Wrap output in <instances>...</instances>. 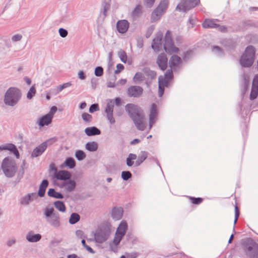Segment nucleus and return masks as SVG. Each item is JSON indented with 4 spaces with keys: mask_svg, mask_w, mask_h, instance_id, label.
Listing matches in <instances>:
<instances>
[{
    "mask_svg": "<svg viewBox=\"0 0 258 258\" xmlns=\"http://www.w3.org/2000/svg\"><path fill=\"white\" fill-rule=\"evenodd\" d=\"M86 148L90 151H95L97 150L98 144L95 142L88 143L86 145Z\"/></svg>",
    "mask_w": 258,
    "mask_h": 258,
    "instance_id": "473e14b6",
    "label": "nucleus"
},
{
    "mask_svg": "<svg viewBox=\"0 0 258 258\" xmlns=\"http://www.w3.org/2000/svg\"><path fill=\"white\" fill-rule=\"evenodd\" d=\"M110 231L107 227L99 228L94 233L95 241L99 243H102L108 238Z\"/></svg>",
    "mask_w": 258,
    "mask_h": 258,
    "instance_id": "0eeeda50",
    "label": "nucleus"
},
{
    "mask_svg": "<svg viewBox=\"0 0 258 258\" xmlns=\"http://www.w3.org/2000/svg\"><path fill=\"white\" fill-rule=\"evenodd\" d=\"M78 75L80 79L81 80L85 79V75L83 71H80Z\"/></svg>",
    "mask_w": 258,
    "mask_h": 258,
    "instance_id": "774afa93",
    "label": "nucleus"
},
{
    "mask_svg": "<svg viewBox=\"0 0 258 258\" xmlns=\"http://www.w3.org/2000/svg\"><path fill=\"white\" fill-rule=\"evenodd\" d=\"M71 86H72V84L70 82H68V83H66L61 85V87L62 90H63V89L68 88Z\"/></svg>",
    "mask_w": 258,
    "mask_h": 258,
    "instance_id": "0e129e2a",
    "label": "nucleus"
},
{
    "mask_svg": "<svg viewBox=\"0 0 258 258\" xmlns=\"http://www.w3.org/2000/svg\"><path fill=\"white\" fill-rule=\"evenodd\" d=\"M200 3V0H182L176 7V10L186 12L194 8Z\"/></svg>",
    "mask_w": 258,
    "mask_h": 258,
    "instance_id": "9b49d317",
    "label": "nucleus"
},
{
    "mask_svg": "<svg viewBox=\"0 0 258 258\" xmlns=\"http://www.w3.org/2000/svg\"><path fill=\"white\" fill-rule=\"evenodd\" d=\"M57 110V107L56 106H52L51 109H50V110L49 111V112L47 114V115H48L49 116H51L52 118H53V115L55 114V113L56 112Z\"/></svg>",
    "mask_w": 258,
    "mask_h": 258,
    "instance_id": "6e6d98bb",
    "label": "nucleus"
},
{
    "mask_svg": "<svg viewBox=\"0 0 258 258\" xmlns=\"http://www.w3.org/2000/svg\"><path fill=\"white\" fill-rule=\"evenodd\" d=\"M37 196L35 193H32L24 197L21 200V203L22 205H27L30 202L36 199Z\"/></svg>",
    "mask_w": 258,
    "mask_h": 258,
    "instance_id": "5701e85b",
    "label": "nucleus"
},
{
    "mask_svg": "<svg viewBox=\"0 0 258 258\" xmlns=\"http://www.w3.org/2000/svg\"><path fill=\"white\" fill-rule=\"evenodd\" d=\"M3 170L7 177L13 176L17 170L15 161L10 158H5L2 164Z\"/></svg>",
    "mask_w": 258,
    "mask_h": 258,
    "instance_id": "39448f33",
    "label": "nucleus"
},
{
    "mask_svg": "<svg viewBox=\"0 0 258 258\" xmlns=\"http://www.w3.org/2000/svg\"><path fill=\"white\" fill-rule=\"evenodd\" d=\"M168 3V0H161L158 7L152 14L151 19L152 21H156L160 19L161 17L166 12Z\"/></svg>",
    "mask_w": 258,
    "mask_h": 258,
    "instance_id": "6e6552de",
    "label": "nucleus"
},
{
    "mask_svg": "<svg viewBox=\"0 0 258 258\" xmlns=\"http://www.w3.org/2000/svg\"><path fill=\"white\" fill-rule=\"evenodd\" d=\"M137 159V155L134 154H130L126 159V164L128 166L133 165L134 162L133 160Z\"/></svg>",
    "mask_w": 258,
    "mask_h": 258,
    "instance_id": "f704fd0d",
    "label": "nucleus"
},
{
    "mask_svg": "<svg viewBox=\"0 0 258 258\" xmlns=\"http://www.w3.org/2000/svg\"><path fill=\"white\" fill-rule=\"evenodd\" d=\"M144 80V76L141 73H137L134 77V81L136 83L140 82Z\"/></svg>",
    "mask_w": 258,
    "mask_h": 258,
    "instance_id": "ea45409f",
    "label": "nucleus"
},
{
    "mask_svg": "<svg viewBox=\"0 0 258 258\" xmlns=\"http://www.w3.org/2000/svg\"><path fill=\"white\" fill-rule=\"evenodd\" d=\"M142 14V6L137 5L131 13V17L133 20H136L141 16Z\"/></svg>",
    "mask_w": 258,
    "mask_h": 258,
    "instance_id": "b1692460",
    "label": "nucleus"
},
{
    "mask_svg": "<svg viewBox=\"0 0 258 258\" xmlns=\"http://www.w3.org/2000/svg\"><path fill=\"white\" fill-rule=\"evenodd\" d=\"M132 176V174L130 171H123L121 173L122 178L125 180H127Z\"/></svg>",
    "mask_w": 258,
    "mask_h": 258,
    "instance_id": "8fccbe9b",
    "label": "nucleus"
},
{
    "mask_svg": "<svg viewBox=\"0 0 258 258\" xmlns=\"http://www.w3.org/2000/svg\"><path fill=\"white\" fill-rule=\"evenodd\" d=\"M127 229V223L124 221H121L117 228L114 239L110 244V247L112 251L114 252L117 251V246L119 244L122 237L125 235Z\"/></svg>",
    "mask_w": 258,
    "mask_h": 258,
    "instance_id": "20e7f679",
    "label": "nucleus"
},
{
    "mask_svg": "<svg viewBox=\"0 0 258 258\" xmlns=\"http://www.w3.org/2000/svg\"><path fill=\"white\" fill-rule=\"evenodd\" d=\"M167 58L164 53H161L158 55L157 59V63L162 71L166 70L167 67Z\"/></svg>",
    "mask_w": 258,
    "mask_h": 258,
    "instance_id": "f3484780",
    "label": "nucleus"
},
{
    "mask_svg": "<svg viewBox=\"0 0 258 258\" xmlns=\"http://www.w3.org/2000/svg\"><path fill=\"white\" fill-rule=\"evenodd\" d=\"M82 117L84 121L87 122H90L92 120V115L87 113H83Z\"/></svg>",
    "mask_w": 258,
    "mask_h": 258,
    "instance_id": "a18cd8bd",
    "label": "nucleus"
},
{
    "mask_svg": "<svg viewBox=\"0 0 258 258\" xmlns=\"http://www.w3.org/2000/svg\"><path fill=\"white\" fill-rule=\"evenodd\" d=\"M22 36L20 34H16L12 37V40L13 41H18L21 40Z\"/></svg>",
    "mask_w": 258,
    "mask_h": 258,
    "instance_id": "13d9d810",
    "label": "nucleus"
},
{
    "mask_svg": "<svg viewBox=\"0 0 258 258\" xmlns=\"http://www.w3.org/2000/svg\"><path fill=\"white\" fill-rule=\"evenodd\" d=\"M258 95V87H252L251 89V91L250 95V98L251 100H253L255 99Z\"/></svg>",
    "mask_w": 258,
    "mask_h": 258,
    "instance_id": "58836bf2",
    "label": "nucleus"
},
{
    "mask_svg": "<svg viewBox=\"0 0 258 258\" xmlns=\"http://www.w3.org/2000/svg\"><path fill=\"white\" fill-rule=\"evenodd\" d=\"M99 110V106L97 104H92L90 108H89V112L90 113H93L95 111H96Z\"/></svg>",
    "mask_w": 258,
    "mask_h": 258,
    "instance_id": "3c124183",
    "label": "nucleus"
},
{
    "mask_svg": "<svg viewBox=\"0 0 258 258\" xmlns=\"http://www.w3.org/2000/svg\"><path fill=\"white\" fill-rule=\"evenodd\" d=\"M125 110L132 118L137 128L144 131L146 126L144 116L140 113V108L136 105L128 104L125 106Z\"/></svg>",
    "mask_w": 258,
    "mask_h": 258,
    "instance_id": "f03ea898",
    "label": "nucleus"
},
{
    "mask_svg": "<svg viewBox=\"0 0 258 258\" xmlns=\"http://www.w3.org/2000/svg\"><path fill=\"white\" fill-rule=\"evenodd\" d=\"M36 92L34 86H32L27 94V97L29 99H32V98L35 95Z\"/></svg>",
    "mask_w": 258,
    "mask_h": 258,
    "instance_id": "79ce46f5",
    "label": "nucleus"
},
{
    "mask_svg": "<svg viewBox=\"0 0 258 258\" xmlns=\"http://www.w3.org/2000/svg\"><path fill=\"white\" fill-rule=\"evenodd\" d=\"M76 186V183L75 181L69 179L67 181H63L60 187L64 188L65 190L68 192H71L75 189Z\"/></svg>",
    "mask_w": 258,
    "mask_h": 258,
    "instance_id": "aec40b11",
    "label": "nucleus"
},
{
    "mask_svg": "<svg viewBox=\"0 0 258 258\" xmlns=\"http://www.w3.org/2000/svg\"><path fill=\"white\" fill-rule=\"evenodd\" d=\"M219 21L217 19H206L203 23V27L205 28H218V30L224 32L226 31V28L224 26H220L217 23Z\"/></svg>",
    "mask_w": 258,
    "mask_h": 258,
    "instance_id": "f8f14e48",
    "label": "nucleus"
},
{
    "mask_svg": "<svg viewBox=\"0 0 258 258\" xmlns=\"http://www.w3.org/2000/svg\"><path fill=\"white\" fill-rule=\"evenodd\" d=\"M126 83V79H120L119 81H118L116 83V86L118 85H124Z\"/></svg>",
    "mask_w": 258,
    "mask_h": 258,
    "instance_id": "e2e57ef3",
    "label": "nucleus"
},
{
    "mask_svg": "<svg viewBox=\"0 0 258 258\" xmlns=\"http://www.w3.org/2000/svg\"><path fill=\"white\" fill-rule=\"evenodd\" d=\"M9 150L13 153L17 158H19V153L16 147L13 144H8L0 146V151Z\"/></svg>",
    "mask_w": 258,
    "mask_h": 258,
    "instance_id": "4be33fe9",
    "label": "nucleus"
},
{
    "mask_svg": "<svg viewBox=\"0 0 258 258\" xmlns=\"http://www.w3.org/2000/svg\"><path fill=\"white\" fill-rule=\"evenodd\" d=\"M124 66L123 64L119 63L117 64L116 66V70L115 71V74H117L119 73L120 72H121L124 69Z\"/></svg>",
    "mask_w": 258,
    "mask_h": 258,
    "instance_id": "864d4df0",
    "label": "nucleus"
},
{
    "mask_svg": "<svg viewBox=\"0 0 258 258\" xmlns=\"http://www.w3.org/2000/svg\"><path fill=\"white\" fill-rule=\"evenodd\" d=\"M155 0H145L147 7L151 8L153 6Z\"/></svg>",
    "mask_w": 258,
    "mask_h": 258,
    "instance_id": "052dcab7",
    "label": "nucleus"
},
{
    "mask_svg": "<svg viewBox=\"0 0 258 258\" xmlns=\"http://www.w3.org/2000/svg\"><path fill=\"white\" fill-rule=\"evenodd\" d=\"M123 210L121 208H115L112 210V216L115 220L120 219L122 216Z\"/></svg>",
    "mask_w": 258,
    "mask_h": 258,
    "instance_id": "cd10ccee",
    "label": "nucleus"
},
{
    "mask_svg": "<svg viewBox=\"0 0 258 258\" xmlns=\"http://www.w3.org/2000/svg\"><path fill=\"white\" fill-rule=\"evenodd\" d=\"M41 236L39 234H34L29 232L26 236L27 239L32 242H37L41 239Z\"/></svg>",
    "mask_w": 258,
    "mask_h": 258,
    "instance_id": "c85d7f7f",
    "label": "nucleus"
},
{
    "mask_svg": "<svg viewBox=\"0 0 258 258\" xmlns=\"http://www.w3.org/2000/svg\"><path fill=\"white\" fill-rule=\"evenodd\" d=\"M85 133L88 136L100 135V131L96 127H87L85 130Z\"/></svg>",
    "mask_w": 258,
    "mask_h": 258,
    "instance_id": "bb28decb",
    "label": "nucleus"
},
{
    "mask_svg": "<svg viewBox=\"0 0 258 258\" xmlns=\"http://www.w3.org/2000/svg\"><path fill=\"white\" fill-rule=\"evenodd\" d=\"M116 27L119 33H124L128 29L129 23L125 20H120L117 23Z\"/></svg>",
    "mask_w": 258,
    "mask_h": 258,
    "instance_id": "6ab92c4d",
    "label": "nucleus"
},
{
    "mask_svg": "<svg viewBox=\"0 0 258 258\" xmlns=\"http://www.w3.org/2000/svg\"><path fill=\"white\" fill-rule=\"evenodd\" d=\"M118 55L119 57L121 60L123 62L125 63L127 61V55L126 54V52L123 50H120L118 52Z\"/></svg>",
    "mask_w": 258,
    "mask_h": 258,
    "instance_id": "a19ab883",
    "label": "nucleus"
},
{
    "mask_svg": "<svg viewBox=\"0 0 258 258\" xmlns=\"http://www.w3.org/2000/svg\"><path fill=\"white\" fill-rule=\"evenodd\" d=\"M143 93V89L139 86H131L128 89V95L130 97H139Z\"/></svg>",
    "mask_w": 258,
    "mask_h": 258,
    "instance_id": "a211bd4d",
    "label": "nucleus"
},
{
    "mask_svg": "<svg viewBox=\"0 0 258 258\" xmlns=\"http://www.w3.org/2000/svg\"><path fill=\"white\" fill-rule=\"evenodd\" d=\"M15 243V240L14 239H11L8 241L7 245L9 246H11Z\"/></svg>",
    "mask_w": 258,
    "mask_h": 258,
    "instance_id": "338daca9",
    "label": "nucleus"
},
{
    "mask_svg": "<svg viewBox=\"0 0 258 258\" xmlns=\"http://www.w3.org/2000/svg\"><path fill=\"white\" fill-rule=\"evenodd\" d=\"M162 34L161 32H159L157 34L156 37L154 39L152 47L155 51H159L162 49Z\"/></svg>",
    "mask_w": 258,
    "mask_h": 258,
    "instance_id": "2eb2a0df",
    "label": "nucleus"
},
{
    "mask_svg": "<svg viewBox=\"0 0 258 258\" xmlns=\"http://www.w3.org/2000/svg\"><path fill=\"white\" fill-rule=\"evenodd\" d=\"M114 108V102L112 100L107 103V106L105 109V113L106 117L110 124H114L115 122V119L113 116Z\"/></svg>",
    "mask_w": 258,
    "mask_h": 258,
    "instance_id": "ddd939ff",
    "label": "nucleus"
},
{
    "mask_svg": "<svg viewBox=\"0 0 258 258\" xmlns=\"http://www.w3.org/2000/svg\"><path fill=\"white\" fill-rule=\"evenodd\" d=\"M154 30V27L152 26L151 27H150L148 30H147V33H146V37L147 38H148L150 36V35H151V34L153 33V31Z\"/></svg>",
    "mask_w": 258,
    "mask_h": 258,
    "instance_id": "bf43d9fd",
    "label": "nucleus"
},
{
    "mask_svg": "<svg viewBox=\"0 0 258 258\" xmlns=\"http://www.w3.org/2000/svg\"><path fill=\"white\" fill-rule=\"evenodd\" d=\"M158 117V111L157 105L153 103L152 104L149 114V126L151 128L156 122Z\"/></svg>",
    "mask_w": 258,
    "mask_h": 258,
    "instance_id": "4468645a",
    "label": "nucleus"
},
{
    "mask_svg": "<svg viewBox=\"0 0 258 258\" xmlns=\"http://www.w3.org/2000/svg\"><path fill=\"white\" fill-rule=\"evenodd\" d=\"M53 139L48 140L47 142L42 143L38 147H36L32 152V156L36 157L41 155L46 150L47 147V143L50 142Z\"/></svg>",
    "mask_w": 258,
    "mask_h": 258,
    "instance_id": "dca6fc26",
    "label": "nucleus"
},
{
    "mask_svg": "<svg viewBox=\"0 0 258 258\" xmlns=\"http://www.w3.org/2000/svg\"><path fill=\"white\" fill-rule=\"evenodd\" d=\"M148 153L146 151H142L138 156V159L136 162L137 166L140 165L148 157Z\"/></svg>",
    "mask_w": 258,
    "mask_h": 258,
    "instance_id": "7c9ffc66",
    "label": "nucleus"
},
{
    "mask_svg": "<svg viewBox=\"0 0 258 258\" xmlns=\"http://www.w3.org/2000/svg\"><path fill=\"white\" fill-rule=\"evenodd\" d=\"M103 74V69L101 67H97L95 70V75L97 77L102 76Z\"/></svg>",
    "mask_w": 258,
    "mask_h": 258,
    "instance_id": "de8ad7c7",
    "label": "nucleus"
},
{
    "mask_svg": "<svg viewBox=\"0 0 258 258\" xmlns=\"http://www.w3.org/2000/svg\"><path fill=\"white\" fill-rule=\"evenodd\" d=\"M71 86H72V84L70 82H68V83H66L61 85V87L62 90H63V89L68 88Z\"/></svg>",
    "mask_w": 258,
    "mask_h": 258,
    "instance_id": "69168bd1",
    "label": "nucleus"
},
{
    "mask_svg": "<svg viewBox=\"0 0 258 258\" xmlns=\"http://www.w3.org/2000/svg\"><path fill=\"white\" fill-rule=\"evenodd\" d=\"M255 55L254 48L252 46H248L240 59L241 64L245 67L251 66L254 61Z\"/></svg>",
    "mask_w": 258,
    "mask_h": 258,
    "instance_id": "423d86ee",
    "label": "nucleus"
},
{
    "mask_svg": "<svg viewBox=\"0 0 258 258\" xmlns=\"http://www.w3.org/2000/svg\"><path fill=\"white\" fill-rule=\"evenodd\" d=\"M71 176V173L69 171L65 170H60L58 172H56L54 174L55 178L58 180H63V181L69 179Z\"/></svg>",
    "mask_w": 258,
    "mask_h": 258,
    "instance_id": "412c9836",
    "label": "nucleus"
},
{
    "mask_svg": "<svg viewBox=\"0 0 258 258\" xmlns=\"http://www.w3.org/2000/svg\"><path fill=\"white\" fill-rule=\"evenodd\" d=\"M47 221L54 227H56L59 226V218L58 214L56 213L53 215L52 216L48 219Z\"/></svg>",
    "mask_w": 258,
    "mask_h": 258,
    "instance_id": "a878e982",
    "label": "nucleus"
},
{
    "mask_svg": "<svg viewBox=\"0 0 258 258\" xmlns=\"http://www.w3.org/2000/svg\"><path fill=\"white\" fill-rule=\"evenodd\" d=\"M22 97L21 90L16 87H10L5 93L4 102L7 105L14 106L20 100Z\"/></svg>",
    "mask_w": 258,
    "mask_h": 258,
    "instance_id": "7ed1b4c3",
    "label": "nucleus"
},
{
    "mask_svg": "<svg viewBox=\"0 0 258 258\" xmlns=\"http://www.w3.org/2000/svg\"><path fill=\"white\" fill-rule=\"evenodd\" d=\"M145 73L151 79H154L156 77L157 74L155 71L146 69Z\"/></svg>",
    "mask_w": 258,
    "mask_h": 258,
    "instance_id": "49530a36",
    "label": "nucleus"
},
{
    "mask_svg": "<svg viewBox=\"0 0 258 258\" xmlns=\"http://www.w3.org/2000/svg\"><path fill=\"white\" fill-rule=\"evenodd\" d=\"M181 63V60L180 57L174 55L170 58L169 64L171 70H168L164 76H160L158 79L159 83V96L161 97L164 92L165 87H167L170 80L172 79L173 74L172 71L177 68Z\"/></svg>",
    "mask_w": 258,
    "mask_h": 258,
    "instance_id": "f257e3e1",
    "label": "nucleus"
},
{
    "mask_svg": "<svg viewBox=\"0 0 258 258\" xmlns=\"http://www.w3.org/2000/svg\"><path fill=\"white\" fill-rule=\"evenodd\" d=\"M80 220V216L77 213H73L70 218L69 222L71 224H74Z\"/></svg>",
    "mask_w": 258,
    "mask_h": 258,
    "instance_id": "e433bc0d",
    "label": "nucleus"
},
{
    "mask_svg": "<svg viewBox=\"0 0 258 258\" xmlns=\"http://www.w3.org/2000/svg\"><path fill=\"white\" fill-rule=\"evenodd\" d=\"M76 235L77 237L79 238H85L84 233L83 231L81 230H78L76 232Z\"/></svg>",
    "mask_w": 258,
    "mask_h": 258,
    "instance_id": "4d7b16f0",
    "label": "nucleus"
},
{
    "mask_svg": "<svg viewBox=\"0 0 258 258\" xmlns=\"http://www.w3.org/2000/svg\"><path fill=\"white\" fill-rule=\"evenodd\" d=\"M48 184V182L47 180H43L39 187V189L38 191V195L42 197L44 196L45 192V190L46 187H47Z\"/></svg>",
    "mask_w": 258,
    "mask_h": 258,
    "instance_id": "c756f323",
    "label": "nucleus"
},
{
    "mask_svg": "<svg viewBox=\"0 0 258 258\" xmlns=\"http://www.w3.org/2000/svg\"><path fill=\"white\" fill-rule=\"evenodd\" d=\"M75 164L76 163L75 160L71 158L67 159L64 163V165L66 166H68L70 168H74L75 166Z\"/></svg>",
    "mask_w": 258,
    "mask_h": 258,
    "instance_id": "4c0bfd02",
    "label": "nucleus"
},
{
    "mask_svg": "<svg viewBox=\"0 0 258 258\" xmlns=\"http://www.w3.org/2000/svg\"><path fill=\"white\" fill-rule=\"evenodd\" d=\"M53 212L54 209L53 208H47L45 209V215L47 220L55 214Z\"/></svg>",
    "mask_w": 258,
    "mask_h": 258,
    "instance_id": "37998d69",
    "label": "nucleus"
},
{
    "mask_svg": "<svg viewBox=\"0 0 258 258\" xmlns=\"http://www.w3.org/2000/svg\"><path fill=\"white\" fill-rule=\"evenodd\" d=\"M52 118L47 114L45 115L40 118L39 121V125L41 126L47 125L52 121Z\"/></svg>",
    "mask_w": 258,
    "mask_h": 258,
    "instance_id": "393cba45",
    "label": "nucleus"
},
{
    "mask_svg": "<svg viewBox=\"0 0 258 258\" xmlns=\"http://www.w3.org/2000/svg\"><path fill=\"white\" fill-rule=\"evenodd\" d=\"M244 250L249 258H258V244L252 240H248V244L245 246Z\"/></svg>",
    "mask_w": 258,
    "mask_h": 258,
    "instance_id": "9d476101",
    "label": "nucleus"
},
{
    "mask_svg": "<svg viewBox=\"0 0 258 258\" xmlns=\"http://www.w3.org/2000/svg\"><path fill=\"white\" fill-rule=\"evenodd\" d=\"M59 35L62 37H66L68 35V31L63 28H60L58 30Z\"/></svg>",
    "mask_w": 258,
    "mask_h": 258,
    "instance_id": "603ef678",
    "label": "nucleus"
},
{
    "mask_svg": "<svg viewBox=\"0 0 258 258\" xmlns=\"http://www.w3.org/2000/svg\"><path fill=\"white\" fill-rule=\"evenodd\" d=\"M252 87H258V75H256L252 83Z\"/></svg>",
    "mask_w": 258,
    "mask_h": 258,
    "instance_id": "680f3d73",
    "label": "nucleus"
},
{
    "mask_svg": "<svg viewBox=\"0 0 258 258\" xmlns=\"http://www.w3.org/2000/svg\"><path fill=\"white\" fill-rule=\"evenodd\" d=\"M164 49L169 53H176L178 51V48L175 47L171 39V34L170 31H168L166 34L164 39Z\"/></svg>",
    "mask_w": 258,
    "mask_h": 258,
    "instance_id": "1a4fd4ad",
    "label": "nucleus"
},
{
    "mask_svg": "<svg viewBox=\"0 0 258 258\" xmlns=\"http://www.w3.org/2000/svg\"><path fill=\"white\" fill-rule=\"evenodd\" d=\"M55 207L59 211L64 212L66 211V207L64 203L61 201H56L54 203Z\"/></svg>",
    "mask_w": 258,
    "mask_h": 258,
    "instance_id": "72a5a7b5",
    "label": "nucleus"
},
{
    "mask_svg": "<svg viewBox=\"0 0 258 258\" xmlns=\"http://www.w3.org/2000/svg\"><path fill=\"white\" fill-rule=\"evenodd\" d=\"M76 157L79 160H82L86 157V154L83 151L78 150L76 153Z\"/></svg>",
    "mask_w": 258,
    "mask_h": 258,
    "instance_id": "c03bdc74",
    "label": "nucleus"
},
{
    "mask_svg": "<svg viewBox=\"0 0 258 258\" xmlns=\"http://www.w3.org/2000/svg\"><path fill=\"white\" fill-rule=\"evenodd\" d=\"M138 255L137 252L126 253L125 255H122L120 258H136Z\"/></svg>",
    "mask_w": 258,
    "mask_h": 258,
    "instance_id": "09e8293b",
    "label": "nucleus"
},
{
    "mask_svg": "<svg viewBox=\"0 0 258 258\" xmlns=\"http://www.w3.org/2000/svg\"><path fill=\"white\" fill-rule=\"evenodd\" d=\"M188 198L190 200L191 203L195 205H200L204 201V199L201 198H195V197H188Z\"/></svg>",
    "mask_w": 258,
    "mask_h": 258,
    "instance_id": "c9c22d12",
    "label": "nucleus"
},
{
    "mask_svg": "<svg viewBox=\"0 0 258 258\" xmlns=\"http://www.w3.org/2000/svg\"><path fill=\"white\" fill-rule=\"evenodd\" d=\"M48 195L49 197H53L56 199H62L63 196L60 193L56 192L54 189L50 188L48 191Z\"/></svg>",
    "mask_w": 258,
    "mask_h": 258,
    "instance_id": "2f4dec72",
    "label": "nucleus"
},
{
    "mask_svg": "<svg viewBox=\"0 0 258 258\" xmlns=\"http://www.w3.org/2000/svg\"><path fill=\"white\" fill-rule=\"evenodd\" d=\"M239 216V211L237 206H235V220L234 224H235L237 221L238 218Z\"/></svg>",
    "mask_w": 258,
    "mask_h": 258,
    "instance_id": "5fc2aeb1",
    "label": "nucleus"
}]
</instances>
